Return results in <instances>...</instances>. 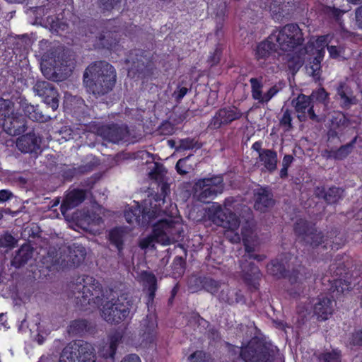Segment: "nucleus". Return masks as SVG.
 Segmentation results:
<instances>
[{
  "instance_id": "c03bdc74",
  "label": "nucleus",
  "mask_w": 362,
  "mask_h": 362,
  "mask_svg": "<svg viewBox=\"0 0 362 362\" xmlns=\"http://www.w3.org/2000/svg\"><path fill=\"white\" fill-rule=\"evenodd\" d=\"M81 326H84V323L81 321H76L74 322L69 327V332H78L81 329H82Z\"/></svg>"
},
{
  "instance_id": "39448f33",
  "label": "nucleus",
  "mask_w": 362,
  "mask_h": 362,
  "mask_svg": "<svg viewBox=\"0 0 362 362\" xmlns=\"http://www.w3.org/2000/svg\"><path fill=\"white\" fill-rule=\"evenodd\" d=\"M180 228L178 218L160 219L153 224V234L142 238L139 246L142 249L153 247L156 242L163 245H170L177 240Z\"/></svg>"
},
{
  "instance_id": "0e129e2a",
  "label": "nucleus",
  "mask_w": 362,
  "mask_h": 362,
  "mask_svg": "<svg viewBox=\"0 0 362 362\" xmlns=\"http://www.w3.org/2000/svg\"><path fill=\"white\" fill-rule=\"evenodd\" d=\"M37 341L39 344H41L43 342V339L40 336H38Z\"/></svg>"
},
{
  "instance_id": "c9c22d12",
  "label": "nucleus",
  "mask_w": 362,
  "mask_h": 362,
  "mask_svg": "<svg viewBox=\"0 0 362 362\" xmlns=\"http://www.w3.org/2000/svg\"><path fill=\"white\" fill-rule=\"evenodd\" d=\"M142 279L146 284V286H148L150 291V295L153 296V293L156 290V279L153 274L144 272L142 273Z\"/></svg>"
},
{
  "instance_id": "09e8293b",
  "label": "nucleus",
  "mask_w": 362,
  "mask_h": 362,
  "mask_svg": "<svg viewBox=\"0 0 362 362\" xmlns=\"http://www.w3.org/2000/svg\"><path fill=\"white\" fill-rule=\"evenodd\" d=\"M291 114L290 112L286 110L284 113V115L282 117V119L281 120V122L284 124H286V125H288V126H290L291 125Z\"/></svg>"
},
{
  "instance_id": "5701e85b",
  "label": "nucleus",
  "mask_w": 362,
  "mask_h": 362,
  "mask_svg": "<svg viewBox=\"0 0 362 362\" xmlns=\"http://www.w3.org/2000/svg\"><path fill=\"white\" fill-rule=\"evenodd\" d=\"M332 302L328 298H320L318 302L315 304L314 312L320 320H327L332 315Z\"/></svg>"
},
{
  "instance_id": "5fc2aeb1",
  "label": "nucleus",
  "mask_w": 362,
  "mask_h": 362,
  "mask_svg": "<svg viewBox=\"0 0 362 362\" xmlns=\"http://www.w3.org/2000/svg\"><path fill=\"white\" fill-rule=\"evenodd\" d=\"M277 266H276L274 264H271L270 265L268 266V271L272 274L273 275H275V276H278L279 274L277 272H276L275 270V268Z\"/></svg>"
},
{
  "instance_id": "f03ea898",
  "label": "nucleus",
  "mask_w": 362,
  "mask_h": 362,
  "mask_svg": "<svg viewBox=\"0 0 362 362\" xmlns=\"http://www.w3.org/2000/svg\"><path fill=\"white\" fill-rule=\"evenodd\" d=\"M269 39L273 40L279 50L282 52H288V66L289 67L290 60L294 57L293 63L296 61L297 57H306L305 49L300 52L296 51L303 41V34L297 25L288 24L276 29L269 35Z\"/></svg>"
},
{
  "instance_id": "f257e3e1",
  "label": "nucleus",
  "mask_w": 362,
  "mask_h": 362,
  "mask_svg": "<svg viewBox=\"0 0 362 362\" xmlns=\"http://www.w3.org/2000/svg\"><path fill=\"white\" fill-rule=\"evenodd\" d=\"M331 42L332 37L329 35L311 37L305 47L307 57L298 56L294 63L293 61L295 59L293 57L289 62V69L293 72H296L306 60L309 62V65L307 66L308 73L313 77L318 76L326 47L329 57L337 59H346L345 48L342 46L329 45Z\"/></svg>"
},
{
  "instance_id": "9d476101",
  "label": "nucleus",
  "mask_w": 362,
  "mask_h": 362,
  "mask_svg": "<svg viewBox=\"0 0 362 362\" xmlns=\"http://www.w3.org/2000/svg\"><path fill=\"white\" fill-rule=\"evenodd\" d=\"M161 203L164 204V201L163 199H155L153 206V202L151 201L150 205L151 208L148 209L147 206H145V208L143 210L141 218L139 216V214L141 213L139 206L136 205L134 209L132 207L125 211L124 216L126 221L129 223L140 222L142 223H151L155 218L160 216V214L158 212L157 206H160ZM146 205H147L146 203Z\"/></svg>"
},
{
  "instance_id": "2f4dec72",
  "label": "nucleus",
  "mask_w": 362,
  "mask_h": 362,
  "mask_svg": "<svg viewBox=\"0 0 362 362\" xmlns=\"http://www.w3.org/2000/svg\"><path fill=\"white\" fill-rule=\"evenodd\" d=\"M240 356L245 362H259V355L251 344L242 348Z\"/></svg>"
},
{
  "instance_id": "cd10ccee",
  "label": "nucleus",
  "mask_w": 362,
  "mask_h": 362,
  "mask_svg": "<svg viewBox=\"0 0 362 362\" xmlns=\"http://www.w3.org/2000/svg\"><path fill=\"white\" fill-rule=\"evenodd\" d=\"M319 190L318 189L317 191ZM343 192L344 191L341 188L331 187L327 192L324 193L323 190H321L320 192H317V196H323L329 203H335L342 197Z\"/></svg>"
},
{
  "instance_id": "6e6552de",
  "label": "nucleus",
  "mask_w": 362,
  "mask_h": 362,
  "mask_svg": "<svg viewBox=\"0 0 362 362\" xmlns=\"http://www.w3.org/2000/svg\"><path fill=\"white\" fill-rule=\"evenodd\" d=\"M104 214L105 209L102 206L93 204L90 212L80 213L79 215L76 214L74 218L83 230L93 234H97L104 228L103 221Z\"/></svg>"
},
{
  "instance_id": "dca6fc26",
  "label": "nucleus",
  "mask_w": 362,
  "mask_h": 362,
  "mask_svg": "<svg viewBox=\"0 0 362 362\" xmlns=\"http://www.w3.org/2000/svg\"><path fill=\"white\" fill-rule=\"evenodd\" d=\"M298 117L300 120H305L307 117L315 119L317 117L310 107V98L305 95H300L293 101Z\"/></svg>"
},
{
  "instance_id": "72a5a7b5",
  "label": "nucleus",
  "mask_w": 362,
  "mask_h": 362,
  "mask_svg": "<svg viewBox=\"0 0 362 362\" xmlns=\"http://www.w3.org/2000/svg\"><path fill=\"white\" fill-rule=\"evenodd\" d=\"M125 132V129L113 126L108 127V132L104 136L112 142H117L124 138Z\"/></svg>"
},
{
  "instance_id": "864d4df0",
  "label": "nucleus",
  "mask_w": 362,
  "mask_h": 362,
  "mask_svg": "<svg viewBox=\"0 0 362 362\" xmlns=\"http://www.w3.org/2000/svg\"><path fill=\"white\" fill-rule=\"evenodd\" d=\"M293 161V157L290 155H286L282 161V165L288 168Z\"/></svg>"
},
{
  "instance_id": "a19ab883",
  "label": "nucleus",
  "mask_w": 362,
  "mask_h": 362,
  "mask_svg": "<svg viewBox=\"0 0 362 362\" xmlns=\"http://www.w3.org/2000/svg\"><path fill=\"white\" fill-rule=\"evenodd\" d=\"M343 88L344 86H340L338 89V95L340 96L342 104L346 106L351 103L352 99L345 93Z\"/></svg>"
},
{
  "instance_id": "e2e57ef3",
  "label": "nucleus",
  "mask_w": 362,
  "mask_h": 362,
  "mask_svg": "<svg viewBox=\"0 0 362 362\" xmlns=\"http://www.w3.org/2000/svg\"><path fill=\"white\" fill-rule=\"evenodd\" d=\"M312 239L311 244L317 245L320 243L317 240H313V238H310Z\"/></svg>"
},
{
  "instance_id": "3c124183",
  "label": "nucleus",
  "mask_w": 362,
  "mask_h": 362,
  "mask_svg": "<svg viewBox=\"0 0 362 362\" xmlns=\"http://www.w3.org/2000/svg\"><path fill=\"white\" fill-rule=\"evenodd\" d=\"M180 146L185 149H189L193 147L192 141L187 139L181 141Z\"/></svg>"
},
{
  "instance_id": "79ce46f5",
  "label": "nucleus",
  "mask_w": 362,
  "mask_h": 362,
  "mask_svg": "<svg viewBox=\"0 0 362 362\" xmlns=\"http://www.w3.org/2000/svg\"><path fill=\"white\" fill-rule=\"evenodd\" d=\"M313 99H315L317 100L323 101L327 98V93L324 89L320 88L315 92H313L311 95Z\"/></svg>"
},
{
  "instance_id": "4468645a",
  "label": "nucleus",
  "mask_w": 362,
  "mask_h": 362,
  "mask_svg": "<svg viewBox=\"0 0 362 362\" xmlns=\"http://www.w3.org/2000/svg\"><path fill=\"white\" fill-rule=\"evenodd\" d=\"M34 88L37 95L43 98L44 102L49 105L52 110H56L58 108V93L50 83L38 81Z\"/></svg>"
},
{
  "instance_id": "a211bd4d",
  "label": "nucleus",
  "mask_w": 362,
  "mask_h": 362,
  "mask_svg": "<svg viewBox=\"0 0 362 362\" xmlns=\"http://www.w3.org/2000/svg\"><path fill=\"white\" fill-rule=\"evenodd\" d=\"M85 198V192L81 189L69 191L61 205V211L64 216L66 212L81 204Z\"/></svg>"
},
{
  "instance_id": "052dcab7",
  "label": "nucleus",
  "mask_w": 362,
  "mask_h": 362,
  "mask_svg": "<svg viewBox=\"0 0 362 362\" xmlns=\"http://www.w3.org/2000/svg\"><path fill=\"white\" fill-rule=\"evenodd\" d=\"M347 1L354 4H358L361 1H362V0H347Z\"/></svg>"
},
{
  "instance_id": "680f3d73",
  "label": "nucleus",
  "mask_w": 362,
  "mask_h": 362,
  "mask_svg": "<svg viewBox=\"0 0 362 362\" xmlns=\"http://www.w3.org/2000/svg\"><path fill=\"white\" fill-rule=\"evenodd\" d=\"M6 1L8 2H10V3H18V2L22 1L23 0H6Z\"/></svg>"
},
{
  "instance_id": "f704fd0d",
  "label": "nucleus",
  "mask_w": 362,
  "mask_h": 362,
  "mask_svg": "<svg viewBox=\"0 0 362 362\" xmlns=\"http://www.w3.org/2000/svg\"><path fill=\"white\" fill-rule=\"evenodd\" d=\"M25 114L33 121L44 122L45 117L33 105H27L25 107Z\"/></svg>"
},
{
  "instance_id": "6ab92c4d",
  "label": "nucleus",
  "mask_w": 362,
  "mask_h": 362,
  "mask_svg": "<svg viewBox=\"0 0 362 362\" xmlns=\"http://www.w3.org/2000/svg\"><path fill=\"white\" fill-rule=\"evenodd\" d=\"M241 115V112L234 107L221 109L214 118V126L219 127L221 124L230 123L240 117Z\"/></svg>"
},
{
  "instance_id": "0eeeda50",
  "label": "nucleus",
  "mask_w": 362,
  "mask_h": 362,
  "mask_svg": "<svg viewBox=\"0 0 362 362\" xmlns=\"http://www.w3.org/2000/svg\"><path fill=\"white\" fill-rule=\"evenodd\" d=\"M40 67L43 75L47 78L53 81H62L71 72L70 64L64 65L63 63L56 59L53 53L42 55Z\"/></svg>"
},
{
  "instance_id": "1a4fd4ad",
  "label": "nucleus",
  "mask_w": 362,
  "mask_h": 362,
  "mask_svg": "<svg viewBox=\"0 0 362 362\" xmlns=\"http://www.w3.org/2000/svg\"><path fill=\"white\" fill-rule=\"evenodd\" d=\"M194 194L201 202H207V199H214L218 194L223 191V178L214 176L211 178H204L198 180L194 187Z\"/></svg>"
},
{
  "instance_id": "49530a36",
  "label": "nucleus",
  "mask_w": 362,
  "mask_h": 362,
  "mask_svg": "<svg viewBox=\"0 0 362 362\" xmlns=\"http://www.w3.org/2000/svg\"><path fill=\"white\" fill-rule=\"evenodd\" d=\"M121 362H141L140 358L136 354L125 356Z\"/></svg>"
},
{
  "instance_id": "58836bf2",
  "label": "nucleus",
  "mask_w": 362,
  "mask_h": 362,
  "mask_svg": "<svg viewBox=\"0 0 362 362\" xmlns=\"http://www.w3.org/2000/svg\"><path fill=\"white\" fill-rule=\"evenodd\" d=\"M188 359L189 362H210L206 360V354L203 351H196L190 355Z\"/></svg>"
},
{
  "instance_id": "20e7f679",
  "label": "nucleus",
  "mask_w": 362,
  "mask_h": 362,
  "mask_svg": "<svg viewBox=\"0 0 362 362\" xmlns=\"http://www.w3.org/2000/svg\"><path fill=\"white\" fill-rule=\"evenodd\" d=\"M209 216L214 223L226 229V236L230 242L238 243L243 238L246 250H248L247 230L242 229L239 233L240 221L226 206L223 209L218 204L214 203L209 209Z\"/></svg>"
},
{
  "instance_id": "2eb2a0df",
  "label": "nucleus",
  "mask_w": 362,
  "mask_h": 362,
  "mask_svg": "<svg viewBox=\"0 0 362 362\" xmlns=\"http://www.w3.org/2000/svg\"><path fill=\"white\" fill-rule=\"evenodd\" d=\"M252 96L260 103H267L279 91L276 86L270 88L266 93H263L262 83L256 78L250 79Z\"/></svg>"
},
{
  "instance_id": "6e6d98bb",
  "label": "nucleus",
  "mask_w": 362,
  "mask_h": 362,
  "mask_svg": "<svg viewBox=\"0 0 362 362\" xmlns=\"http://www.w3.org/2000/svg\"><path fill=\"white\" fill-rule=\"evenodd\" d=\"M140 156L142 158H147L146 163H149L150 162V159H148V158H151V156L150 155V153L146 152V151H141L140 152Z\"/></svg>"
},
{
  "instance_id": "aec40b11",
  "label": "nucleus",
  "mask_w": 362,
  "mask_h": 362,
  "mask_svg": "<svg viewBox=\"0 0 362 362\" xmlns=\"http://www.w3.org/2000/svg\"><path fill=\"white\" fill-rule=\"evenodd\" d=\"M255 196V202L254 207L257 211L261 212L265 211L274 204L272 195L266 189H257Z\"/></svg>"
},
{
  "instance_id": "bb28decb",
  "label": "nucleus",
  "mask_w": 362,
  "mask_h": 362,
  "mask_svg": "<svg viewBox=\"0 0 362 362\" xmlns=\"http://www.w3.org/2000/svg\"><path fill=\"white\" fill-rule=\"evenodd\" d=\"M86 250L83 247H76L73 250L70 251L69 260H67V266L72 267L78 265L85 258Z\"/></svg>"
},
{
  "instance_id": "774afa93",
  "label": "nucleus",
  "mask_w": 362,
  "mask_h": 362,
  "mask_svg": "<svg viewBox=\"0 0 362 362\" xmlns=\"http://www.w3.org/2000/svg\"><path fill=\"white\" fill-rule=\"evenodd\" d=\"M320 233H319V234H315V236H317V237H318V236H320Z\"/></svg>"
},
{
  "instance_id": "393cba45",
  "label": "nucleus",
  "mask_w": 362,
  "mask_h": 362,
  "mask_svg": "<svg viewBox=\"0 0 362 362\" xmlns=\"http://www.w3.org/2000/svg\"><path fill=\"white\" fill-rule=\"evenodd\" d=\"M259 161L262 165L269 171L276 169L277 164V155L275 152L264 149L259 152Z\"/></svg>"
},
{
  "instance_id": "c85d7f7f",
  "label": "nucleus",
  "mask_w": 362,
  "mask_h": 362,
  "mask_svg": "<svg viewBox=\"0 0 362 362\" xmlns=\"http://www.w3.org/2000/svg\"><path fill=\"white\" fill-rule=\"evenodd\" d=\"M151 167L152 170L149 172V176L151 179L155 180L158 182H163L165 181V176L166 170L163 165L158 163H152Z\"/></svg>"
},
{
  "instance_id": "473e14b6",
  "label": "nucleus",
  "mask_w": 362,
  "mask_h": 362,
  "mask_svg": "<svg viewBox=\"0 0 362 362\" xmlns=\"http://www.w3.org/2000/svg\"><path fill=\"white\" fill-rule=\"evenodd\" d=\"M124 235V230L122 228H115L110 232V240L119 250L122 247Z\"/></svg>"
},
{
  "instance_id": "a18cd8bd",
  "label": "nucleus",
  "mask_w": 362,
  "mask_h": 362,
  "mask_svg": "<svg viewBox=\"0 0 362 362\" xmlns=\"http://www.w3.org/2000/svg\"><path fill=\"white\" fill-rule=\"evenodd\" d=\"M11 192L8 190H0V202H4L8 200L11 198Z\"/></svg>"
},
{
  "instance_id": "8fccbe9b",
  "label": "nucleus",
  "mask_w": 362,
  "mask_h": 362,
  "mask_svg": "<svg viewBox=\"0 0 362 362\" xmlns=\"http://www.w3.org/2000/svg\"><path fill=\"white\" fill-rule=\"evenodd\" d=\"M356 19L358 26L362 28V6L356 10Z\"/></svg>"
},
{
  "instance_id": "412c9836",
  "label": "nucleus",
  "mask_w": 362,
  "mask_h": 362,
  "mask_svg": "<svg viewBox=\"0 0 362 362\" xmlns=\"http://www.w3.org/2000/svg\"><path fill=\"white\" fill-rule=\"evenodd\" d=\"M16 146L21 152H33L40 148V139L34 134H25L18 139Z\"/></svg>"
},
{
  "instance_id": "338daca9",
  "label": "nucleus",
  "mask_w": 362,
  "mask_h": 362,
  "mask_svg": "<svg viewBox=\"0 0 362 362\" xmlns=\"http://www.w3.org/2000/svg\"><path fill=\"white\" fill-rule=\"evenodd\" d=\"M175 211H177V210H176V209H175ZM175 214H176V211H175V212H171L170 216H174V215H175Z\"/></svg>"
},
{
  "instance_id": "a878e982",
  "label": "nucleus",
  "mask_w": 362,
  "mask_h": 362,
  "mask_svg": "<svg viewBox=\"0 0 362 362\" xmlns=\"http://www.w3.org/2000/svg\"><path fill=\"white\" fill-rule=\"evenodd\" d=\"M32 257V250L29 245L22 246L15 256L13 264L18 267L25 263Z\"/></svg>"
},
{
  "instance_id": "7c9ffc66",
  "label": "nucleus",
  "mask_w": 362,
  "mask_h": 362,
  "mask_svg": "<svg viewBox=\"0 0 362 362\" xmlns=\"http://www.w3.org/2000/svg\"><path fill=\"white\" fill-rule=\"evenodd\" d=\"M117 42L113 37V34L107 33L105 35L99 37L98 42H96V47H105L109 49H115Z\"/></svg>"
},
{
  "instance_id": "ea45409f",
  "label": "nucleus",
  "mask_w": 362,
  "mask_h": 362,
  "mask_svg": "<svg viewBox=\"0 0 362 362\" xmlns=\"http://www.w3.org/2000/svg\"><path fill=\"white\" fill-rule=\"evenodd\" d=\"M351 145H347L341 147L336 153L335 158L337 159H342L346 157L351 152Z\"/></svg>"
},
{
  "instance_id": "f8f14e48",
  "label": "nucleus",
  "mask_w": 362,
  "mask_h": 362,
  "mask_svg": "<svg viewBox=\"0 0 362 362\" xmlns=\"http://www.w3.org/2000/svg\"><path fill=\"white\" fill-rule=\"evenodd\" d=\"M79 284H83L82 288H78L82 293L81 304L98 303L100 300L99 294L101 292L98 282L92 276H86L79 281Z\"/></svg>"
},
{
  "instance_id": "b1692460",
  "label": "nucleus",
  "mask_w": 362,
  "mask_h": 362,
  "mask_svg": "<svg viewBox=\"0 0 362 362\" xmlns=\"http://www.w3.org/2000/svg\"><path fill=\"white\" fill-rule=\"evenodd\" d=\"M121 338L122 337L119 334L112 336L106 344L100 347L98 351L99 356L105 358L112 359Z\"/></svg>"
},
{
  "instance_id": "c756f323",
  "label": "nucleus",
  "mask_w": 362,
  "mask_h": 362,
  "mask_svg": "<svg viewBox=\"0 0 362 362\" xmlns=\"http://www.w3.org/2000/svg\"><path fill=\"white\" fill-rule=\"evenodd\" d=\"M294 4L291 5V1L288 0H283L280 1L279 4L277 0H275V2L271 6V10L274 13H282L284 14L288 13L291 11L293 10V7H295Z\"/></svg>"
},
{
  "instance_id": "4c0bfd02",
  "label": "nucleus",
  "mask_w": 362,
  "mask_h": 362,
  "mask_svg": "<svg viewBox=\"0 0 362 362\" xmlns=\"http://www.w3.org/2000/svg\"><path fill=\"white\" fill-rule=\"evenodd\" d=\"M189 157H186L185 158L180 159L176 164V169L179 174L184 175L189 172L190 170L189 167L186 165L187 161L189 160Z\"/></svg>"
},
{
  "instance_id": "13d9d810",
  "label": "nucleus",
  "mask_w": 362,
  "mask_h": 362,
  "mask_svg": "<svg viewBox=\"0 0 362 362\" xmlns=\"http://www.w3.org/2000/svg\"><path fill=\"white\" fill-rule=\"evenodd\" d=\"M252 148L255 151H257L259 153L262 151L261 150V144L259 142H255V144H253Z\"/></svg>"
},
{
  "instance_id": "69168bd1",
  "label": "nucleus",
  "mask_w": 362,
  "mask_h": 362,
  "mask_svg": "<svg viewBox=\"0 0 362 362\" xmlns=\"http://www.w3.org/2000/svg\"><path fill=\"white\" fill-rule=\"evenodd\" d=\"M3 211L1 210H0V219H1L3 218Z\"/></svg>"
},
{
  "instance_id": "9b49d317",
  "label": "nucleus",
  "mask_w": 362,
  "mask_h": 362,
  "mask_svg": "<svg viewBox=\"0 0 362 362\" xmlns=\"http://www.w3.org/2000/svg\"><path fill=\"white\" fill-rule=\"evenodd\" d=\"M129 313V302L124 298L119 299L110 306L105 305L103 310V317L111 323H118L125 319Z\"/></svg>"
},
{
  "instance_id": "4be33fe9",
  "label": "nucleus",
  "mask_w": 362,
  "mask_h": 362,
  "mask_svg": "<svg viewBox=\"0 0 362 362\" xmlns=\"http://www.w3.org/2000/svg\"><path fill=\"white\" fill-rule=\"evenodd\" d=\"M272 52H280V50L269 36L266 40L258 44L255 50V56L259 61L264 60L270 56Z\"/></svg>"
},
{
  "instance_id": "603ef678",
  "label": "nucleus",
  "mask_w": 362,
  "mask_h": 362,
  "mask_svg": "<svg viewBox=\"0 0 362 362\" xmlns=\"http://www.w3.org/2000/svg\"><path fill=\"white\" fill-rule=\"evenodd\" d=\"M354 343L356 344H362V329L357 332L354 335L353 338Z\"/></svg>"
},
{
  "instance_id": "ddd939ff",
  "label": "nucleus",
  "mask_w": 362,
  "mask_h": 362,
  "mask_svg": "<svg viewBox=\"0 0 362 362\" xmlns=\"http://www.w3.org/2000/svg\"><path fill=\"white\" fill-rule=\"evenodd\" d=\"M204 288L211 293L217 296L221 300L233 303L237 302V298H234V291H231L226 284H221L211 279H207L204 282Z\"/></svg>"
},
{
  "instance_id": "37998d69",
  "label": "nucleus",
  "mask_w": 362,
  "mask_h": 362,
  "mask_svg": "<svg viewBox=\"0 0 362 362\" xmlns=\"http://www.w3.org/2000/svg\"><path fill=\"white\" fill-rule=\"evenodd\" d=\"M323 360L325 362H338L339 356L336 352L326 353L323 356Z\"/></svg>"
},
{
  "instance_id": "de8ad7c7",
  "label": "nucleus",
  "mask_w": 362,
  "mask_h": 362,
  "mask_svg": "<svg viewBox=\"0 0 362 362\" xmlns=\"http://www.w3.org/2000/svg\"><path fill=\"white\" fill-rule=\"evenodd\" d=\"M187 88L185 87H181L177 90L175 91L174 95L177 100H181L187 93Z\"/></svg>"
},
{
  "instance_id": "4d7b16f0",
  "label": "nucleus",
  "mask_w": 362,
  "mask_h": 362,
  "mask_svg": "<svg viewBox=\"0 0 362 362\" xmlns=\"http://www.w3.org/2000/svg\"><path fill=\"white\" fill-rule=\"evenodd\" d=\"M219 59H220V52L216 50L215 52V55L212 60V64H216L219 61Z\"/></svg>"
},
{
  "instance_id": "bf43d9fd",
  "label": "nucleus",
  "mask_w": 362,
  "mask_h": 362,
  "mask_svg": "<svg viewBox=\"0 0 362 362\" xmlns=\"http://www.w3.org/2000/svg\"><path fill=\"white\" fill-rule=\"evenodd\" d=\"M287 170L288 168L283 166L282 169L281 170V176H286L287 175Z\"/></svg>"
},
{
  "instance_id": "e433bc0d",
  "label": "nucleus",
  "mask_w": 362,
  "mask_h": 362,
  "mask_svg": "<svg viewBox=\"0 0 362 362\" xmlns=\"http://www.w3.org/2000/svg\"><path fill=\"white\" fill-rule=\"evenodd\" d=\"M16 245L15 238L10 234H4L0 237V247H13Z\"/></svg>"
},
{
  "instance_id": "423d86ee",
  "label": "nucleus",
  "mask_w": 362,
  "mask_h": 362,
  "mask_svg": "<svg viewBox=\"0 0 362 362\" xmlns=\"http://www.w3.org/2000/svg\"><path fill=\"white\" fill-rule=\"evenodd\" d=\"M59 362H95L94 349L87 342H74L63 350Z\"/></svg>"
},
{
  "instance_id": "f3484780",
  "label": "nucleus",
  "mask_w": 362,
  "mask_h": 362,
  "mask_svg": "<svg viewBox=\"0 0 362 362\" xmlns=\"http://www.w3.org/2000/svg\"><path fill=\"white\" fill-rule=\"evenodd\" d=\"M13 114L12 103L8 100L0 98V124L6 127L7 123L10 122L14 129L13 134H16L21 125L13 117H11Z\"/></svg>"
},
{
  "instance_id": "7ed1b4c3",
  "label": "nucleus",
  "mask_w": 362,
  "mask_h": 362,
  "mask_svg": "<svg viewBox=\"0 0 362 362\" xmlns=\"http://www.w3.org/2000/svg\"><path fill=\"white\" fill-rule=\"evenodd\" d=\"M116 79L112 65L100 62L90 65L84 73V83L93 93H105L112 90Z\"/></svg>"
}]
</instances>
